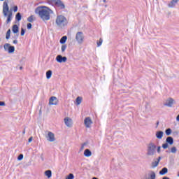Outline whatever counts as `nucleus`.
I'll list each match as a JSON object with an SVG mask.
<instances>
[{
	"instance_id": "nucleus-1",
	"label": "nucleus",
	"mask_w": 179,
	"mask_h": 179,
	"mask_svg": "<svg viewBox=\"0 0 179 179\" xmlns=\"http://www.w3.org/2000/svg\"><path fill=\"white\" fill-rule=\"evenodd\" d=\"M35 13L38 15L43 22H47L51 19V15L54 14V11L50 7L40 6L35 9Z\"/></svg>"
},
{
	"instance_id": "nucleus-2",
	"label": "nucleus",
	"mask_w": 179,
	"mask_h": 179,
	"mask_svg": "<svg viewBox=\"0 0 179 179\" xmlns=\"http://www.w3.org/2000/svg\"><path fill=\"white\" fill-rule=\"evenodd\" d=\"M9 1H5L3 4V13L5 17L7 16V20L6 21V24H9L10 22H12V11L9 10V6H8V3Z\"/></svg>"
},
{
	"instance_id": "nucleus-3",
	"label": "nucleus",
	"mask_w": 179,
	"mask_h": 179,
	"mask_svg": "<svg viewBox=\"0 0 179 179\" xmlns=\"http://www.w3.org/2000/svg\"><path fill=\"white\" fill-rule=\"evenodd\" d=\"M69 22L68 21V19L66 17L62 15H57L56 20H55V24L57 26V27H60V29H64V27H66V26H68V23Z\"/></svg>"
},
{
	"instance_id": "nucleus-4",
	"label": "nucleus",
	"mask_w": 179,
	"mask_h": 179,
	"mask_svg": "<svg viewBox=\"0 0 179 179\" xmlns=\"http://www.w3.org/2000/svg\"><path fill=\"white\" fill-rule=\"evenodd\" d=\"M156 144L155 143H150L147 146V156H155L156 154Z\"/></svg>"
},
{
	"instance_id": "nucleus-5",
	"label": "nucleus",
	"mask_w": 179,
	"mask_h": 179,
	"mask_svg": "<svg viewBox=\"0 0 179 179\" xmlns=\"http://www.w3.org/2000/svg\"><path fill=\"white\" fill-rule=\"evenodd\" d=\"M48 3L49 5H55V6L59 8V9H65V4L61 0H48Z\"/></svg>"
},
{
	"instance_id": "nucleus-6",
	"label": "nucleus",
	"mask_w": 179,
	"mask_h": 179,
	"mask_svg": "<svg viewBox=\"0 0 179 179\" xmlns=\"http://www.w3.org/2000/svg\"><path fill=\"white\" fill-rule=\"evenodd\" d=\"M76 40L78 43V44H82L83 43V41L85 40V35L83 34V32H77L76 34Z\"/></svg>"
},
{
	"instance_id": "nucleus-7",
	"label": "nucleus",
	"mask_w": 179,
	"mask_h": 179,
	"mask_svg": "<svg viewBox=\"0 0 179 179\" xmlns=\"http://www.w3.org/2000/svg\"><path fill=\"white\" fill-rule=\"evenodd\" d=\"M56 61L57 62H59V64H62L66 62V61H68V58L65 56L62 57V55H59L56 57Z\"/></svg>"
},
{
	"instance_id": "nucleus-8",
	"label": "nucleus",
	"mask_w": 179,
	"mask_h": 179,
	"mask_svg": "<svg viewBox=\"0 0 179 179\" xmlns=\"http://www.w3.org/2000/svg\"><path fill=\"white\" fill-rule=\"evenodd\" d=\"M49 104L50 106H58V99L56 96H51L49 99Z\"/></svg>"
},
{
	"instance_id": "nucleus-9",
	"label": "nucleus",
	"mask_w": 179,
	"mask_h": 179,
	"mask_svg": "<svg viewBox=\"0 0 179 179\" xmlns=\"http://www.w3.org/2000/svg\"><path fill=\"white\" fill-rule=\"evenodd\" d=\"M84 123H85L86 128H90V125H92V124H93V122L92 121V119H90V117H87L84 120Z\"/></svg>"
},
{
	"instance_id": "nucleus-10",
	"label": "nucleus",
	"mask_w": 179,
	"mask_h": 179,
	"mask_svg": "<svg viewBox=\"0 0 179 179\" xmlns=\"http://www.w3.org/2000/svg\"><path fill=\"white\" fill-rule=\"evenodd\" d=\"M173 104H174V99H173V98H170L166 100L164 106H166V107H173Z\"/></svg>"
},
{
	"instance_id": "nucleus-11",
	"label": "nucleus",
	"mask_w": 179,
	"mask_h": 179,
	"mask_svg": "<svg viewBox=\"0 0 179 179\" xmlns=\"http://www.w3.org/2000/svg\"><path fill=\"white\" fill-rule=\"evenodd\" d=\"M48 141H49V142H54V141H55V136L54 135V134L51 131L48 132Z\"/></svg>"
},
{
	"instance_id": "nucleus-12",
	"label": "nucleus",
	"mask_w": 179,
	"mask_h": 179,
	"mask_svg": "<svg viewBox=\"0 0 179 179\" xmlns=\"http://www.w3.org/2000/svg\"><path fill=\"white\" fill-rule=\"evenodd\" d=\"M64 123H65V125H66V127H69V128H71V127H72V119L69 117H65Z\"/></svg>"
},
{
	"instance_id": "nucleus-13",
	"label": "nucleus",
	"mask_w": 179,
	"mask_h": 179,
	"mask_svg": "<svg viewBox=\"0 0 179 179\" xmlns=\"http://www.w3.org/2000/svg\"><path fill=\"white\" fill-rule=\"evenodd\" d=\"M164 135V132H163V131H157L155 134L156 138L157 139H162Z\"/></svg>"
},
{
	"instance_id": "nucleus-14",
	"label": "nucleus",
	"mask_w": 179,
	"mask_h": 179,
	"mask_svg": "<svg viewBox=\"0 0 179 179\" xmlns=\"http://www.w3.org/2000/svg\"><path fill=\"white\" fill-rule=\"evenodd\" d=\"M167 173H169V169L166 167H164L161 171H159L160 176H166Z\"/></svg>"
},
{
	"instance_id": "nucleus-15",
	"label": "nucleus",
	"mask_w": 179,
	"mask_h": 179,
	"mask_svg": "<svg viewBox=\"0 0 179 179\" xmlns=\"http://www.w3.org/2000/svg\"><path fill=\"white\" fill-rule=\"evenodd\" d=\"M178 2V0H172L169 4L168 7L169 8H174L176 5H177V3Z\"/></svg>"
},
{
	"instance_id": "nucleus-16",
	"label": "nucleus",
	"mask_w": 179,
	"mask_h": 179,
	"mask_svg": "<svg viewBox=\"0 0 179 179\" xmlns=\"http://www.w3.org/2000/svg\"><path fill=\"white\" fill-rule=\"evenodd\" d=\"M12 31L14 34H17L19 33V26L17 24L13 25Z\"/></svg>"
},
{
	"instance_id": "nucleus-17",
	"label": "nucleus",
	"mask_w": 179,
	"mask_h": 179,
	"mask_svg": "<svg viewBox=\"0 0 179 179\" xmlns=\"http://www.w3.org/2000/svg\"><path fill=\"white\" fill-rule=\"evenodd\" d=\"M166 142H167L169 145H173V143H174V138L171 136H168L166 138Z\"/></svg>"
},
{
	"instance_id": "nucleus-18",
	"label": "nucleus",
	"mask_w": 179,
	"mask_h": 179,
	"mask_svg": "<svg viewBox=\"0 0 179 179\" xmlns=\"http://www.w3.org/2000/svg\"><path fill=\"white\" fill-rule=\"evenodd\" d=\"M84 156H85V157H90V156H92V151L89 149H85L84 151Z\"/></svg>"
},
{
	"instance_id": "nucleus-19",
	"label": "nucleus",
	"mask_w": 179,
	"mask_h": 179,
	"mask_svg": "<svg viewBox=\"0 0 179 179\" xmlns=\"http://www.w3.org/2000/svg\"><path fill=\"white\" fill-rule=\"evenodd\" d=\"M66 40H68V36H62L59 41L60 44L64 45L66 43Z\"/></svg>"
},
{
	"instance_id": "nucleus-20",
	"label": "nucleus",
	"mask_w": 179,
	"mask_h": 179,
	"mask_svg": "<svg viewBox=\"0 0 179 179\" xmlns=\"http://www.w3.org/2000/svg\"><path fill=\"white\" fill-rule=\"evenodd\" d=\"M45 176L48 178H51L52 177V171L51 170H47L45 171Z\"/></svg>"
},
{
	"instance_id": "nucleus-21",
	"label": "nucleus",
	"mask_w": 179,
	"mask_h": 179,
	"mask_svg": "<svg viewBox=\"0 0 179 179\" xmlns=\"http://www.w3.org/2000/svg\"><path fill=\"white\" fill-rule=\"evenodd\" d=\"M7 52H8V54H13V52H15V46H12L10 45Z\"/></svg>"
},
{
	"instance_id": "nucleus-22",
	"label": "nucleus",
	"mask_w": 179,
	"mask_h": 179,
	"mask_svg": "<svg viewBox=\"0 0 179 179\" xmlns=\"http://www.w3.org/2000/svg\"><path fill=\"white\" fill-rule=\"evenodd\" d=\"M15 20L16 22H20L22 20V14L20 13H17L15 15Z\"/></svg>"
},
{
	"instance_id": "nucleus-23",
	"label": "nucleus",
	"mask_w": 179,
	"mask_h": 179,
	"mask_svg": "<svg viewBox=\"0 0 179 179\" xmlns=\"http://www.w3.org/2000/svg\"><path fill=\"white\" fill-rule=\"evenodd\" d=\"M51 76H52V71L49 70L46 71V78L51 79Z\"/></svg>"
},
{
	"instance_id": "nucleus-24",
	"label": "nucleus",
	"mask_w": 179,
	"mask_h": 179,
	"mask_svg": "<svg viewBox=\"0 0 179 179\" xmlns=\"http://www.w3.org/2000/svg\"><path fill=\"white\" fill-rule=\"evenodd\" d=\"M157 166H159V162H158V161H157V160L153 161V162L151 163V167H152V169H155V167H157Z\"/></svg>"
},
{
	"instance_id": "nucleus-25",
	"label": "nucleus",
	"mask_w": 179,
	"mask_h": 179,
	"mask_svg": "<svg viewBox=\"0 0 179 179\" xmlns=\"http://www.w3.org/2000/svg\"><path fill=\"white\" fill-rule=\"evenodd\" d=\"M81 103H82V97L78 96L76 99V104L77 106H79V105H80Z\"/></svg>"
},
{
	"instance_id": "nucleus-26",
	"label": "nucleus",
	"mask_w": 179,
	"mask_h": 179,
	"mask_svg": "<svg viewBox=\"0 0 179 179\" xmlns=\"http://www.w3.org/2000/svg\"><path fill=\"white\" fill-rule=\"evenodd\" d=\"M172 130L170 128H168L165 130V134L166 136H170L171 135Z\"/></svg>"
},
{
	"instance_id": "nucleus-27",
	"label": "nucleus",
	"mask_w": 179,
	"mask_h": 179,
	"mask_svg": "<svg viewBox=\"0 0 179 179\" xmlns=\"http://www.w3.org/2000/svg\"><path fill=\"white\" fill-rule=\"evenodd\" d=\"M27 22H29V23H33L34 22V15H31L27 18Z\"/></svg>"
},
{
	"instance_id": "nucleus-28",
	"label": "nucleus",
	"mask_w": 179,
	"mask_h": 179,
	"mask_svg": "<svg viewBox=\"0 0 179 179\" xmlns=\"http://www.w3.org/2000/svg\"><path fill=\"white\" fill-rule=\"evenodd\" d=\"M10 44V43H5L3 45L4 51H8Z\"/></svg>"
},
{
	"instance_id": "nucleus-29",
	"label": "nucleus",
	"mask_w": 179,
	"mask_h": 179,
	"mask_svg": "<svg viewBox=\"0 0 179 179\" xmlns=\"http://www.w3.org/2000/svg\"><path fill=\"white\" fill-rule=\"evenodd\" d=\"M96 44H97V47H100V45L103 44V38H100L99 41H97Z\"/></svg>"
},
{
	"instance_id": "nucleus-30",
	"label": "nucleus",
	"mask_w": 179,
	"mask_h": 179,
	"mask_svg": "<svg viewBox=\"0 0 179 179\" xmlns=\"http://www.w3.org/2000/svg\"><path fill=\"white\" fill-rule=\"evenodd\" d=\"M171 153H177V148L176 147H172L171 148V151H170Z\"/></svg>"
},
{
	"instance_id": "nucleus-31",
	"label": "nucleus",
	"mask_w": 179,
	"mask_h": 179,
	"mask_svg": "<svg viewBox=\"0 0 179 179\" xmlns=\"http://www.w3.org/2000/svg\"><path fill=\"white\" fill-rule=\"evenodd\" d=\"M25 33H26V29H24V28H21L20 36H24Z\"/></svg>"
},
{
	"instance_id": "nucleus-32",
	"label": "nucleus",
	"mask_w": 179,
	"mask_h": 179,
	"mask_svg": "<svg viewBox=\"0 0 179 179\" xmlns=\"http://www.w3.org/2000/svg\"><path fill=\"white\" fill-rule=\"evenodd\" d=\"M23 154H20L17 157V160H19V162H20L21 160H23Z\"/></svg>"
},
{
	"instance_id": "nucleus-33",
	"label": "nucleus",
	"mask_w": 179,
	"mask_h": 179,
	"mask_svg": "<svg viewBox=\"0 0 179 179\" xmlns=\"http://www.w3.org/2000/svg\"><path fill=\"white\" fill-rule=\"evenodd\" d=\"M162 148L164 149H167L169 148V143L167 142H166L165 143L162 144Z\"/></svg>"
},
{
	"instance_id": "nucleus-34",
	"label": "nucleus",
	"mask_w": 179,
	"mask_h": 179,
	"mask_svg": "<svg viewBox=\"0 0 179 179\" xmlns=\"http://www.w3.org/2000/svg\"><path fill=\"white\" fill-rule=\"evenodd\" d=\"M31 27H33V25L31 24V23H28V24H27V29L28 30H31Z\"/></svg>"
},
{
	"instance_id": "nucleus-35",
	"label": "nucleus",
	"mask_w": 179,
	"mask_h": 179,
	"mask_svg": "<svg viewBox=\"0 0 179 179\" xmlns=\"http://www.w3.org/2000/svg\"><path fill=\"white\" fill-rule=\"evenodd\" d=\"M65 50H66V45H62V52H64Z\"/></svg>"
},
{
	"instance_id": "nucleus-36",
	"label": "nucleus",
	"mask_w": 179,
	"mask_h": 179,
	"mask_svg": "<svg viewBox=\"0 0 179 179\" xmlns=\"http://www.w3.org/2000/svg\"><path fill=\"white\" fill-rule=\"evenodd\" d=\"M5 106H6V103H5V101H0V107H3Z\"/></svg>"
},
{
	"instance_id": "nucleus-37",
	"label": "nucleus",
	"mask_w": 179,
	"mask_h": 179,
	"mask_svg": "<svg viewBox=\"0 0 179 179\" xmlns=\"http://www.w3.org/2000/svg\"><path fill=\"white\" fill-rule=\"evenodd\" d=\"M157 153H160V152H162V147L161 146H158L157 148Z\"/></svg>"
},
{
	"instance_id": "nucleus-38",
	"label": "nucleus",
	"mask_w": 179,
	"mask_h": 179,
	"mask_svg": "<svg viewBox=\"0 0 179 179\" xmlns=\"http://www.w3.org/2000/svg\"><path fill=\"white\" fill-rule=\"evenodd\" d=\"M13 12H17V6H15L13 8Z\"/></svg>"
},
{
	"instance_id": "nucleus-39",
	"label": "nucleus",
	"mask_w": 179,
	"mask_h": 179,
	"mask_svg": "<svg viewBox=\"0 0 179 179\" xmlns=\"http://www.w3.org/2000/svg\"><path fill=\"white\" fill-rule=\"evenodd\" d=\"M179 132L178 131H175L173 132V136H177L178 135Z\"/></svg>"
},
{
	"instance_id": "nucleus-40",
	"label": "nucleus",
	"mask_w": 179,
	"mask_h": 179,
	"mask_svg": "<svg viewBox=\"0 0 179 179\" xmlns=\"http://www.w3.org/2000/svg\"><path fill=\"white\" fill-rule=\"evenodd\" d=\"M9 38H10V34H6V40H9Z\"/></svg>"
},
{
	"instance_id": "nucleus-41",
	"label": "nucleus",
	"mask_w": 179,
	"mask_h": 179,
	"mask_svg": "<svg viewBox=\"0 0 179 179\" xmlns=\"http://www.w3.org/2000/svg\"><path fill=\"white\" fill-rule=\"evenodd\" d=\"M32 141H33V136L29 137V138L28 139L29 143H30L31 142H32Z\"/></svg>"
},
{
	"instance_id": "nucleus-42",
	"label": "nucleus",
	"mask_w": 179,
	"mask_h": 179,
	"mask_svg": "<svg viewBox=\"0 0 179 179\" xmlns=\"http://www.w3.org/2000/svg\"><path fill=\"white\" fill-rule=\"evenodd\" d=\"M160 160H162V157H158V158L156 159V161L159 163H160Z\"/></svg>"
},
{
	"instance_id": "nucleus-43",
	"label": "nucleus",
	"mask_w": 179,
	"mask_h": 179,
	"mask_svg": "<svg viewBox=\"0 0 179 179\" xmlns=\"http://www.w3.org/2000/svg\"><path fill=\"white\" fill-rule=\"evenodd\" d=\"M41 159L42 162H44V157H43V154H41Z\"/></svg>"
},
{
	"instance_id": "nucleus-44",
	"label": "nucleus",
	"mask_w": 179,
	"mask_h": 179,
	"mask_svg": "<svg viewBox=\"0 0 179 179\" xmlns=\"http://www.w3.org/2000/svg\"><path fill=\"white\" fill-rule=\"evenodd\" d=\"M6 34H10V29H8Z\"/></svg>"
},
{
	"instance_id": "nucleus-45",
	"label": "nucleus",
	"mask_w": 179,
	"mask_h": 179,
	"mask_svg": "<svg viewBox=\"0 0 179 179\" xmlns=\"http://www.w3.org/2000/svg\"><path fill=\"white\" fill-rule=\"evenodd\" d=\"M13 44H17V40H14V41H13Z\"/></svg>"
},
{
	"instance_id": "nucleus-46",
	"label": "nucleus",
	"mask_w": 179,
	"mask_h": 179,
	"mask_svg": "<svg viewBox=\"0 0 179 179\" xmlns=\"http://www.w3.org/2000/svg\"><path fill=\"white\" fill-rule=\"evenodd\" d=\"M176 121L179 122V114L176 117Z\"/></svg>"
},
{
	"instance_id": "nucleus-47",
	"label": "nucleus",
	"mask_w": 179,
	"mask_h": 179,
	"mask_svg": "<svg viewBox=\"0 0 179 179\" xmlns=\"http://www.w3.org/2000/svg\"><path fill=\"white\" fill-rule=\"evenodd\" d=\"M22 134H23V135H24V134H26V129H24V130L22 131Z\"/></svg>"
},
{
	"instance_id": "nucleus-48",
	"label": "nucleus",
	"mask_w": 179,
	"mask_h": 179,
	"mask_svg": "<svg viewBox=\"0 0 179 179\" xmlns=\"http://www.w3.org/2000/svg\"><path fill=\"white\" fill-rule=\"evenodd\" d=\"M84 148H85V146L82 145L80 150H83Z\"/></svg>"
},
{
	"instance_id": "nucleus-49",
	"label": "nucleus",
	"mask_w": 179,
	"mask_h": 179,
	"mask_svg": "<svg viewBox=\"0 0 179 179\" xmlns=\"http://www.w3.org/2000/svg\"><path fill=\"white\" fill-rule=\"evenodd\" d=\"M82 145H83V146H86V145H87V143H83Z\"/></svg>"
},
{
	"instance_id": "nucleus-50",
	"label": "nucleus",
	"mask_w": 179,
	"mask_h": 179,
	"mask_svg": "<svg viewBox=\"0 0 179 179\" xmlns=\"http://www.w3.org/2000/svg\"><path fill=\"white\" fill-rule=\"evenodd\" d=\"M20 69L22 71L23 69V66H20Z\"/></svg>"
},
{
	"instance_id": "nucleus-51",
	"label": "nucleus",
	"mask_w": 179,
	"mask_h": 179,
	"mask_svg": "<svg viewBox=\"0 0 179 179\" xmlns=\"http://www.w3.org/2000/svg\"><path fill=\"white\" fill-rule=\"evenodd\" d=\"M166 153H170L171 152L169 151V150H166Z\"/></svg>"
},
{
	"instance_id": "nucleus-52",
	"label": "nucleus",
	"mask_w": 179,
	"mask_h": 179,
	"mask_svg": "<svg viewBox=\"0 0 179 179\" xmlns=\"http://www.w3.org/2000/svg\"><path fill=\"white\" fill-rule=\"evenodd\" d=\"M17 38H19V34H17Z\"/></svg>"
},
{
	"instance_id": "nucleus-53",
	"label": "nucleus",
	"mask_w": 179,
	"mask_h": 179,
	"mask_svg": "<svg viewBox=\"0 0 179 179\" xmlns=\"http://www.w3.org/2000/svg\"><path fill=\"white\" fill-rule=\"evenodd\" d=\"M159 125V121L157 122V127Z\"/></svg>"
},
{
	"instance_id": "nucleus-54",
	"label": "nucleus",
	"mask_w": 179,
	"mask_h": 179,
	"mask_svg": "<svg viewBox=\"0 0 179 179\" xmlns=\"http://www.w3.org/2000/svg\"><path fill=\"white\" fill-rule=\"evenodd\" d=\"M39 114H41V110H39Z\"/></svg>"
},
{
	"instance_id": "nucleus-55",
	"label": "nucleus",
	"mask_w": 179,
	"mask_h": 179,
	"mask_svg": "<svg viewBox=\"0 0 179 179\" xmlns=\"http://www.w3.org/2000/svg\"><path fill=\"white\" fill-rule=\"evenodd\" d=\"M103 2H107V0H103Z\"/></svg>"
},
{
	"instance_id": "nucleus-56",
	"label": "nucleus",
	"mask_w": 179,
	"mask_h": 179,
	"mask_svg": "<svg viewBox=\"0 0 179 179\" xmlns=\"http://www.w3.org/2000/svg\"><path fill=\"white\" fill-rule=\"evenodd\" d=\"M2 47H3V46H2V45H0V48H2Z\"/></svg>"
},
{
	"instance_id": "nucleus-57",
	"label": "nucleus",
	"mask_w": 179,
	"mask_h": 179,
	"mask_svg": "<svg viewBox=\"0 0 179 179\" xmlns=\"http://www.w3.org/2000/svg\"><path fill=\"white\" fill-rule=\"evenodd\" d=\"M0 1H4V0H0Z\"/></svg>"
},
{
	"instance_id": "nucleus-58",
	"label": "nucleus",
	"mask_w": 179,
	"mask_h": 179,
	"mask_svg": "<svg viewBox=\"0 0 179 179\" xmlns=\"http://www.w3.org/2000/svg\"><path fill=\"white\" fill-rule=\"evenodd\" d=\"M0 41H1V38H0Z\"/></svg>"
}]
</instances>
